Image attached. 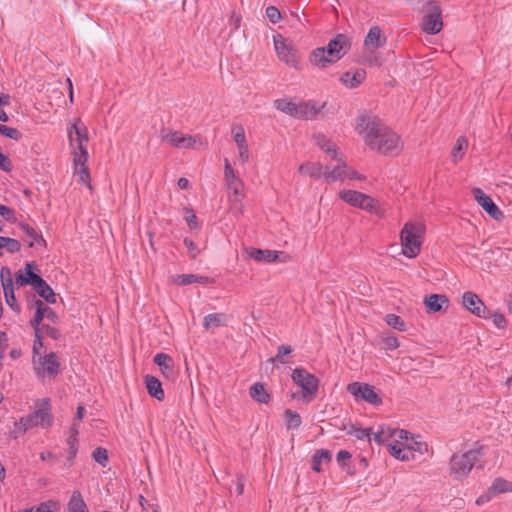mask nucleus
Wrapping results in <instances>:
<instances>
[{
    "label": "nucleus",
    "mask_w": 512,
    "mask_h": 512,
    "mask_svg": "<svg viewBox=\"0 0 512 512\" xmlns=\"http://www.w3.org/2000/svg\"><path fill=\"white\" fill-rule=\"evenodd\" d=\"M347 391L355 398L356 401H365L374 406L382 404V398L375 391L374 387L367 383H350L347 385Z\"/></svg>",
    "instance_id": "obj_8"
},
{
    "label": "nucleus",
    "mask_w": 512,
    "mask_h": 512,
    "mask_svg": "<svg viewBox=\"0 0 512 512\" xmlns=\"http://www.w3.org/2000/svg\"><path fill=\"white\" fill-rule=\"evenodd\" d=\"M296 103L290 101V100H287V99H277L274 101V107L287 114V115H290L292 117L295 116L296 114Z\"/></svg>",
    "instance_id": "obj_40"
},
{
    "label": "nucleus",
    "mask_w": 512,
    "mask_h": 512,
    "mask_svg": "<svg viewBox=\"0 0 512 512\" xmlns=\"http://www.w3.org/2000/svg\"><path fill=\"white\" fill-rule=\"evenodd\" d=\"M425 226L421 222H407L400 232L402 254L415 258L421 251Z\"/></svg>",
    "instance_id": "obj_3"
},
{
    "label": "nucleus",
    "mask_w": 512,
    "mask_h": 512,
    "mask_svg": "<svg viewBox=\"0 0 512 512\" xmlns=\"http://www.w3.org/2000/svg\"><path fill=\"white\" fill-rule=\"evenodd\" d=\"M472 192L478 204L487 212L490 217L495 220H501L503 218L502 211L480 188H474Z\"/></svg>",
    "instance_id": "obj_13"
},
{
    "label": "nucleus",
    "mask_w": 512,
    "mask_h": 512,
    "mask_svg": "<svg viewBox=\"0 0 512 512\" xmlns=\"http://www.w3.org/2000/svg\"><path fill=\"white\" fill-rule=\"evenodd\" d=\"M347 164L339 159V163L333 168L325 167L324 178L327 182L344 181Z\"/></svg>",
    "instance_id": "obj_21"
},
{
    "label": "nucleus",
    "mask_w": 512,
    "mask_h": 512,
    "mask_svg": "<svg viewBox=\"0 0 512 512\" xmlns=\"http://www.w3.org/2000/svg\"><path fill=\"white\" fill-rule=\"evenodd\" d=\"M351 41L345 34H337L330 40L327 47L314 49L309 56V61L318 68H326L330 64L341 59L350 49Z\"/></svg>",
    "instance_id": "obj_2"
},
{
    "label": "nucleus",
    "mask_w": 512,
    "mask_h": 512,
    "mask_svg": "<svg viewBox=\"0 0 512 512\" xmlns=\"http://www.w3.org/2000/svg\"><path fill=\"white\" fill-rule=\"evenodd\" d=\"M0 134H2L5 137H8L10 139H13L15 141H19L22 138V133L18 129L12 128V127H9L6 125L2 126V130H1Z\"/></svg>",
    "instance_id": "obj_50"
},
{
    "label": "nucleus",
    "mask_w": 512,
    "mask_h": 512,
    "mask_svg": "<svg viewBox=\"0 0 512 512\" xmlns=\"http://www.w3.org/2000/svg\"><path fill=\"white\" fill-rule=\"evenodd\" d=\"M464 307L474 315L481 318H488L487 308L477 294L467 291L462 296Z\"/></svg>",
    "instance_id": "obj_14"
},
{
    "label": "nucleus",
    "mask_w": 512,
    "mask_h": 512,
    "mask_svg": "<svg viewBox=\"0 0 512 512\" xmlns=\"http://www.w3.org/2000/svg\"><path fill=\"white\" fill-rule=\"evenodd\" d=\"M44 318L49 320L51 323L58 321V315L47 305L44 304Z\"/></svg>",
    "instance_id": "obj_62"
},
{
    "label": "nucleus",
    "mask_w": 512,
    "mask_h": 512,
    "mask_svg": "<svg viewBox=\"0 0 512 512\" xmlns=\"http://www.w3.org/2000/svg\"><path fill=\"white\" fill-rule=\"evenodd\" d=\"M58 508H59L58 502L53 501V500H49V501L41 503L36 508L26 509L25 511H31V512H54Z\"/></svg>",
    "instance_id": "obj_44"
},
{
    "label": "nucleus",
    "mask_w": 512,
    "mask_h": 512,
    "mask_svg": "<svg viewBox=\"0 0 512 512\" xmlns=\"http://www.w3.org/2000/svg\"><path fill=\"white\" fill-rule=\"evenodd\" d=\"M40 329V335L44 334L48 337H51L54 340H58L60 338V332L54 327H51L47 324H42Z\"/></svg>",
    "instance_id": "obj_52"
},
{
    "label": "nucleus",
    "mask_w": 512,
    "mask_h": 512,
    "mask_svg": "<svg viewBox=\"0 0 512 512\" xmlns=\"http://www.w3.org/2000/svg\"><path fill=\"white\" fill-rule=\"evenodd\" d=\"M0 215L8 222H15L14 210L8 206L0 204Z\"/></svg>",
    "instance_id": "obj_59"
},
{
    "label": "nucleus",
    "mask_w": 512,
    "mask_h": 512,
    "mask_svg": "<svg viewBox=\"0 0 512 512\" xmlns=\"http://www.w3.org/2000/svg\"><path fill=\"white\" fill-rule=\"evenodd\" d=\"M384 445H386L388 451L390 452V454L395 457L396 459H398L399 457V453H400V450L402 448V445H398V444H394V443H383Z\"/></svg>",
    "instance_id": "obj_64"
},
{
    "label": "nucleus",
    "mask_w": 512,
    "mask_h": 512,
    "mask_svg": "<svg viewBox=\"0 0 512 512\" xmlns=\"http://www.w3.org/2000/svg\"><path fill=\"white\" fill-rule=\"evenodd\" d=\"M232 132H233V138L237 144V147L247 143L246 137H245V132H244V129L242 126H238L237 128L233 129Z\"/></svg>",
    "instance_id": "obj_54"
},
{
    "label": "nucleus",
    "mask_w": 512,
    "mask_h": 512,
    "mask_svg": "<svg viewBox=\"0 0 512 512\" xmlns=\"http://www.w3.org/2000/svg\"><path fill=\"white\" fill-rule=\"evenodd\" d=\"M77 434H78V429H77L76 425L73 424L71 427V435L67 439V443L69 445V454H70L71 458H73L77 452V447H76V442H77L76 435Z\"/></svg>",
    "instance_id": "obj_47"
},
{
    "label": "nucleus",
    "mask_w": 512,
    "mask_h": 512,
    "mask_svg": "<svg viewBox=\"0 0 512 512\" xmlns=\"http://www.w3.org/2000/svg\"><path fill=\"white\" fill-rule=\"evenodd\" d=\"M324 106L325 103L318 106L317 103L312 101L300 102L296 105V114L294 117L303 120L315 119Z\"/></svg>",
    "instance_id": "obj_15"
},
{
    "label": "nucleus",
    "mask_w": 512,
    "mask_h": 512,
    "mask_svg": "<svg viewBox=\"0 0 512 512\" xmlns=\"http://www.w3.org/2000/svg\"><path fill=\"white\" fill-rule=\"evenodd\" d=\"M313 139L321 150L330 155L332 159H337L338 153L336 147L330 139L321 133L314 134Z\"/></svg>",
    "instance_id": "obj_24"
},
{
    "label": "nucleus",
    "mask_w": 512,
    "mask_h": 512,
    "mask_svg": "<svg viewBox=\"0 0 512 512\" xmlns=\"http://www.w3.org/2000/svg\"><path fill=\"white\" fill-rule=\"evenodd\" d=\"M161 140L176 148H194L201 143L199 137L186 136L179 131H162Z\"/></svg>",
    "instance_id": "obj_11"
},
{
    "label": "nucleus",
    "mask_w": 512,
    "mask_h": 512,
    "mask_svg": "<svg viewBox=\"0 0 512 512\" xmlns=\"http://www.w3.org/2000/svg\"><path fill=\"white\" fill-rule=\"evenodd\" d=\"M247 253L250 258L258 261V262H275L280 254L283 252L271 251V250H263L257 248H250L247 250Z\"/></svg>",
    "instance_id": "obj_20"
},
{
    "label": "nucleus",
    "mask_w": 512,
    "mask_h": 512,
    "mask_svg": "<svg viewBox=\"0 0 512 512\" xmlns=\"http://www.w3.org/2000/svg\"><path fill=\"white\" fill-rule=\"evenodd\" d=\"M37 270V265L33 262L26 263L25 271L19 270L15 274V283L18 287L31 285L33 289L37 288L44 281L39 275L33 272Z\"/></svg>",
    "instance_id": "obj_12"
},
{
    "label": "nucleus",
    "mask_w": 512,
    "mask_h": 512,
    "mask_svg": "<svg viewBox=\"0 0 512 512\" xmlns=\"http://www.w3.org/2000/svg\"><path fill=\"white\" fill-rule=\"evenodd\" d=\"M365 194L356 190H342L339 192V198L353 207L360 208Z\"/></svg>",
    "instance_id": "obj_29"
},
{
    "label": "nucleus",
    "mask_w": 512,
    "mask_h": 512,
    "mask_svg": "<svg viewBox=\"0 0 512 512\" xmlns=\"http://www.w3.org/2000/svg\"><path fill=\"white\" fill-rule=\"evenodd\" d=\"M249 395L253 400L259 403H267L270 399V395L266 392L264 385L259 382L250 387Z\"/></svg>",
    "instance_id": "obj_34"
},
{
    "label": "nucleus",
    "mask_w": 512,
    "mask_h": 512,
    "mask_svg": "<svg viewBox=\"0 0 512 512\" xmlns=\"http://www.w3.org/2000/svg\"><path fill=\"white\" fill-rule=\"evenodd\" d=\"M36 293L42 297L47 303H56V294L53 289L44 280L41 285L34 289Z\"/></svg>",
    "instance_id": "obj_37"
},
{
    "label": "nucleus",
    "mask_w": 512,
    "mask_h": 512,
    "mask_svg": "<svg viewBox=\"0 0 512 512\" xmlns=\"http://www.w3.org/2000/svg\"><path fill=\"white\" fill-rule=\"evenodd\" d=\"M468 147V140L465 136L457 138L456 143L451 151V158L453 163H458L463 159L465 151Z\"/></svg>",
    "instance_id": "obj_31"
},
{
    "label": "nucleus",
    "mask_w": 512,
    "mask_h": 512,
    "mask_svg": "<svg viewBox=\"0 0 512 512\" xmlns=\"http://www.w3.org/2000/svg\"><path fill=\"white\" fill-rule=\"evenodd\" d=\"M40 363L43 367V373L47 374L50 378H55L58 375L60 363L56 353L51 352L40 358Z\"/></svg>",
    "instance_id": "obj_19"
},
{
    "label": "nucleus",
    "mask_w": 512,
    "mask_h": 512,
    "mask_svg": "<svg viewBox=\"0 0 512 512\" xmlns=\"http://www.w3.org/2000/svg\"><path fill=\"white\" fill-rule=\"evenodd\" d=\"M420 442H411L405 445H402V448L399 453L398 460L401 461H411L414 459V451L422 452Z\"/></svg>",
    "instance_id": "obj_33"
},
{
    "label": "nucleus",
    "mask_w": 512,
    "mask_h": 512,
    "mask_svg": "<svg viewBox=\"0 0 512 512\" xmlns=\"http://www.w3.org/2000/svg\"><path fill=\"white\" fill-rule=\"evenodd\" d=\"M4 297H5V300H6V303L16 312H19L20 311V307L19 305L17 304L16 302V298H15V294H14V289L13 287L11 288H6L4 289Z\"/></svg>",
    "instance_id": "obj_48"
},
{
    "label": "nucleus",
    "mask_w": 512,
    "mask_h": 512,
    "mask_svg": "<svg viewBox=\"0 0 512 512\" xmlns=\"http://www.w3.org/2000/svg\"><path fill=\"white\" fill-rule=\"evenodd\" d=\"M1 284L4 289L13 287L12 273L8 266H2L0 270Z\"/></svg>",
    "instance_id": "obj_45"
},
{
    "label": "nucleus",
    "mask_w": 512,
    "mask_h": 512,
    "mask_svg": "<svg viewBox=\"0 0 512 512\" xmlns=\"http://www.w3.org/2000/svg\"><path fill=\"white\" fill-rule=\"evenodd\" d=\"M0 168L6 172H10L12 169L10 159L2 152H0Z\"/></svg>",
    "instance_id": "obj_63"
},
{
    "label": "nucleus",
    "mask_w": 512,
    "mask_h": 512,
    "mask_svg": "<svg viewBox=\"0 0 512 512\" xmlns=\"http://www.w3.org/2000/svg\"><path fill=\"white\" fill-rule=\"evenodd\" d=\"M229 190H231L233 192V201L234 202H237V203H240V206L237 208L236 212L238 214H242L243 213V206L241 205V201L244 197V193H243V182L241 180L239 181H236L235 183L233 184H230L229 186H227Z\"/></svg>",
    "instance_id": "obj_38"
},
{
    "label": "nucleus",
    "mask_w": 512,
    "mask_h": 512,
    "mask_svg": "<svg viewBox=\"0 0 512 512\" xmlns=\"http://www.w3.org/2000/svg\"><path fill=\"white\" fill-rule=\"evenodd\" d=\"M488 490L494 497L501 493L512 492V482H508L502 478H497Z\"/></svg>",
    "instance_id": "obj_36"
},
{
    "label": "nucleus",
    "mask_w": 512,
    "mask_h": 512,
    "mask_svg": "<svg viewBox=\"0 0 512 512\" xmlns=\"http://www.w3.org/2000/svg\"><path fill=\"white\" fill-rule=\"evenodd\" d=\"M153 361L160 367L161 373L165 378H174V361L170 355L165 353H158L154 356Z\"/></svg>",
    "instance_id": "obj_16"
},
{
    "label": "nucleus",
    "mask_w": 512,
    "mask_h": 512,
    "mask_svg": "<svg viewBox=\"0 0 512 512\" xmlns=\"http://www.w3.org/2000/svg\"><path fill=\"white\" fill-rule=\"evenodd\" d=\"M359 209L374 213L379 217H384L385 215V209L379 203V201L367 194H365Z\"/></svg>",
    "instance_id": "obj_25"
},
{
    "label": "nucleus",
    "mask_w": 512,
    "mask_h": 512,
    "mask_svg": "<svg viewBox=\"0 0 512 512\" xmlns=\"http://www.w3.org/2000/svg\"><path fill=\"white\" fill-rule=\"evenodd\" d=\"M343 430L346 431V434L354 435L358 439H363L365 437H369L370 429H359L354 427L353 425H349L348 427L346 425H343Z\"/></svg>",
    "instance_id": "obj_46"
},
{
    "label": "nucleus",
    "mask_w": 512,
    "mask_h": 512,
    "mask_svg": "<svg viewBox=\"0 0 512 512\" xmlns=\"http://www.w3.org/2000/svg\"><path fill=\"white\" fill-rule=\"evenodd\" d=\"M383 343L386 349L394 350L399 347L398 339L393 335H387L383 337Z\"/></svg>",
    "instance_id": "obj_58"
},
{
    "label": "nucleus",
    "mask_w": 512,
    "mask_h": 512,
    "mask_svg": "<svg viewBox=\"0 0 512 512\" xmlns=\"http://www.w3.org/2000/svg\"><path fill=\"white\" fill-rule=\"evenodd\" d=\"M449 300L443 294H431L424 299V305L428 313H436L448 307Z\"/></svg>",
    "instance_id": "obj_18"
},
{
    "label": "nucleus",
    "mask_w": 512,
    "mask_h": 512,
    "mask_svg": "<svg viewBox=\"0 0 512 512\" xmlns=\"http://www.w3.org/2000/svg\"><path fill=\"white\" fill-rule=\"evenodd\" d=\"M366 77V72L365 70L363 69H358L356 70L355 72L351 73V72H345L340 80L341 82L349 87V88H355L357 87L359 84H361L363 82V80L365 79Z\"/></svg>",
    "instance_id": "obj_22"
},
{
    "label": "nucleus",
    "mask_w": 512,
    "mask_h": 512,
    "mask_svg": "<svg viewBox=\"0 0 512 512\" xmlns=\"http://www.w3.org/2000/svg\"><path fill=\"white\" fill-rule=\"evenodd\" d=\"M291 351H292V349L290 346L281 345L278 347L277 355L274 358H270L269 361L273 363L274 361L279 360L280 362L284 363V360H282V357L284 355L290 354Z\"/></svg>",
    "instance_id": "obj_57"
},
{
    "label": "nucleus",
    "mask_w": 512,
    "mask_h": 512,
    "mask_svg": "<svg viewBox=\"0 0 512 512\" xmlns=\"http://www.w3.org/2000/svg\"><path fill=\"white\" fill-rule=\"evenodd\" d=\"M75 167V174L78 175L80 182L87 185L91 190L92 185L90 183V173L87 166V162H83V164H79L78 162H73Z\"/></svg>",
    "instance_id": "obj_39"
},
{
    "label": "nucleus",
    "mask_w": 512,
    "mask_h": 512,
    "mask_svg": "<svg viewBox=\"0 0 512 512\" xmlns=\"http://www.w3.org/2000/svg\"><path fill=\"white\" fill-rule=\"evenodd\" d=\"M50 414V400L44 398L38 404L37 409L34 411L32 416H49Z\"/></svg>",
    "instance_id": "obj_49"
},
{
    "label": "nucleus",
    "mask_w": 512,
    "mask_h": 512,
    "mask_svg": "<svg viewBox=\"0 0 512 512\" xmlns=\"http://www.w3.org/2000/svg\"><path fill=\"white\" fill-rule=\"evenodd\" d=\"M227 324V316L224 313L208 314L204 317L203 327L205 329L217 328Z\"/></svg>",
    "instance_id": "obj_30"
},
{
    "label": "nucleus",
    "mask_w": 512,
    "mask_h": 512,
    "mask_svg": "<svg viewBox=\"0 0 512 512\" xmlns=\"http://www.w3.org/2000/svg\"><path fill=\"white\" fill-rule=\"evenodd\" d=\"M34 305L36 306V312L33 319L30 321V324L34 329L35 337H38V333L41 332V322L44 319V303L41 300L36 299Z\"/></svg>",
    "instance_id": "obj_32"
},
{
    "label": "nucleus",
    "mask_w": 512,
    "mask_h": 512,
    "mask_svg": "<svg viewBox=\"0 0 512 512\" xmlns=\"http://www.w3.org/2000/svg\"><path fill=\"white\" fill-rule=\"evenodd\" d=\"M92 456L97 463H99L102 466H106V463L108 461V454L106 449L98 447L94 450Z\"/></svg>",
    "instance_id": "obj_51"
},
{
    "label": "nucleus",
    "mask_w": 512,
    "mask_h": 512,
    "mask_svg": "<svg viewBox=\"0 0 512 512\" xmlns=\"http://www.w3.org/2000/svg\"><path fill=\"white\" fill-rule=\"evenodd\" d=\"M69 144L72 149L73 162L83 164L88 161L86 145L88 143L87 127L77 119L68 129Z\"/></svg>",
    "instance_id": "obj_4"
},
{
    "label": "nucleus",
    "mask_w": 512,
    "mask_h": 512,
    "mask_svg": "<svg viewBox=\"0 0 512 512\" xmlns=\"http://www.w3.org/2000/svg\"><path fill=\"white\" fill-rule=\"evenodd\" d=\"M357 130L366 145L384 156H398L403 144L400 137L376 116L358 118Z\"/></svg>",
    "instance_id": "obj_1"
},
{
    "label": "nucleus",
    "mask_w": 512,
    "mask_h": 512,
    "mask_svg": "<svg viewBox=\"0 0 512 512\" xmlns=\"http://www.w3.org/2000/svg\"><path fill=\"white\" fill-rule=\"evenodd\" d=\"M184 245L187 248L189 256L192 259H195L197 257V255L200 253V249L191 239L185 238Z\"/></svg>",
    "instance_id": "obj_55"
},
{
    "label": "nucleus",
    "mask_w": 512,
    "mask_h": 512,
    "mask_svg": "<svg viewBox=\"0 0 512 512\" xmlns=\"http://www.w3.org/2000/svg\"><path fill=\"white\" fill-rule=\"evenodd\" d=\"M487 315H488V317L492 318L493 323L496 327L502 329L506 326V319L503 314H501L499 312L491 313L490 311L487 310Z\"/></svg>",
    "instance_id": "obj_53"
},
{
    "label": "nucleus",
    "mask_w": 512,
    "mask_h": 512,
    "mask_svg": "<svg viewBox=\"0 0 512 512\" xmlns=\"http://www.w3.org/2000/svg\"><path fill=\"white\" fill-rule=\"evenodd\" d=\"M385 42L386 38L383 36L381 28L373 26L365 37L364 46L366 49L374 50L382 47Z\"/></svg>",
    "instance_id": "obj_17"
},
{
    "label": "nucleus",
    "mask_w": 512,
    "mask_h": 512,
    "mask_svg": "<svg viewBox=\"0 0 512 512\" xmlns=\"http://www.w3.org/2000/svg\"><path fill=\"white\" fill-rule=\"evenodd\" d=\"M292 380L301 388L303 398H313L318 392V379L303 368H296L292 372Z\"/></svg>",
    "instance_id": "obj_6"
},
{
    "label": "nucleus",
    "mask_w": 512,
    "mask_h": 512,
    "mask_svg": "<svg viewBox=\"0 0 512 512\" xmlns=\"http://www.w3.org/2000/svg\"><path fill=\"white\" fill-rule=\"evenodd\" d=\"M0 247H5V249L13 254L21 249V243L14 238L0 236ZM3 255L2 251H0V257Z\"/></svg>",
    "instance_id": "obj_42"
},
{
    "label": "nucleus",
    "mask_w": 512,
    "mask_h": 512,
    "mask_svg": "<svg viewBox=\"0 0 512 512\" xmlns=\"http://www.w3.org/2000/svg\"><path fill=\"white\" fill-rule=\"evenodd\" d=\"M298 172L311 178H320L324 176L323 166L319 162H306L299 166Z\"/></svg>",
    "instance_id": "obj_23"
},
{
    "label": "nucleus",
    "mask_w": 512,
    "mask_h": 512,
    "mask_svg": "<svg viewBox=\"0 0 512 512\" xmlns=\"http://www.w3.org/2000/svg\"><path fill=\"white\" fill-rule=\"evenodd\" d=\"M34 423V418H20L19 421L14 423V429L11 431V434L14 438H17L19 435L23 434L28 428L36 425Z\"/></svg>",
    "instance_id": "obj_41"
},
{
    "label": "nucleus",
    "mask_w": 512,
    "mask_h": 512,
    "mask_svg": "<svg viewBox=\"0 0 512 512\" xmlns=\"http://www.w3.org/2000/svg\"><path fill=\"white\" fill-rule=\"evenodd\" d=\"M145 384L148 393L156 398L157 400H162L164 398V391L162 389L161 382L154 376L147 375L145 377Z\"/></svg>",
    "instance_id": "obj_28"
},
{
    "label": "nucleus",
    "mask_w": 512,
    "mask_h": 512,
    "mask_svg": "<svg viewBox=\"0 0 512 512\" xmlns=\"http://www.w3.org/2000/svg\"><path fill=\"white\" fill-rule=\"evenodd\" d=\"M274 46L278 58L286 65L299 69V61L296 50L280 34L274 36Z\"/></svg>",
    "instance_id": "obj_9"
},
{
    "label": "nucleus",
    "mask_w": 512,
    "mask_h": 512,
    "mask_svg": "<svg viewBox=\"0 0 512 512\" xmlns=\"http://www.w3.org/2000/svg\"><path fill=\"white\" fill-rule=\"evenodd\" d=\"M174 281L180 285H190L192 283L212 284L215 282L213 278L206 276H197L194 274L177 275Z\"/></svg>",
    "instance_id": "obj_27"
},
{
    "label": "nucleus",
    "mask_w": 512,
    "mask_h": 512,
    "mask_svg": "<svg viewBox=\"0 0 512 512\" xmlns=\"http://www.w3.org/2000/svg\"><path fill=\"white\" fill-rule=\"evenodd\" d=\"M266 16L272 23H277L281 19V13L275 6L266 8Z\"/></svg>",
    "instance_id": "obj_56"
},
{
    "label": "nucleus",
    "mask_w": 512,
    "mask_h": 512,
    "mask_svg": "<svg viewBox=\"0 0 512 512\" xmlns=\"http://www.w3.org/2000/svg\"><path fill=\"white\" fill-rule=\"evenodd\" d=\"M313 458L322 464L331 460V453L328 450L321 449L316 452Z\"/></svg>",
    "instance_id": "obj_60"
},
{
    "label": "nucleus",
    "mask_w": 512,
    "mask_h": 512,
    "mask_svg": "<svg viewBox=\"0 0 512 512\" xmlns=\"http://www.w3.org/2000/svg\"><path fill=\"white\" fill-rule=\"evenodd\" d=\"M443 27L442 10L440 5L430 0L427 2V12L423 17L422 29L429 34H437Z\"/></svg>",
    "instance_id": "obj_7"
},
{
    "label": "nucleus",
    "mask_w": 512,
    "mask_h": 512,
    "mask_svg": "<svg viewBox=\"0 0 512 512\" xmlns=\"http://www.w3.org/2000/svg\"><path fill=\"white\" fill-rule=\"evenodd\" d=\"M20 228L30 239L29 241L27 240L29 247H33L34 242L42 244L43 246H46V241L44 240L42 235L37 233V231L33 227H31L30 225H28L26 223H21Z\"/></svg>",
    "instance_id": "obj_35"
},
{
    "label": "nucleus",
    "mask_w": 512,
    "mask_h": 512,
    "mask_svg": "<svg viewBox=\"0 0 512 512\" xmlns=\"http://www.w3.org/2000/svg\"><path fill=\"white\" fill-rule=\"evenodd\" d=\"M385 321H386L387 325H389L392 328L397 329L399 331H406V329H407L405 322L398 315L388 314L385 317Z\"/></svg>",
    "instance_id": "obj_43"
},
{
    "label": "nucleus",
    "mask_w": 512,
    "mask_h": 512,
    "mask_svg": "<svg viewBox=\"0 0 512 512\" xmlns=\"http://www.w3.org/2000/svg\"><path fill=\"white\" fill-rule=\"evenodd\" d=\"M66 512H89L79 491H74L67 503Z\"/></svg>",
    "instance_id": "obj_26"
},
{
    "label": "nucleus",
    "mask_w": 512,
    "mask_h": 512,
    "mask_svg": "<svg viewBox=\"0 0 512 512\" xmlns=\"http://www.w3.org/2000/svg\"><path fill=\"white\" fill-rule=\"evenodd\" d=\"M478 454L479 452L477 450L455 453L450 461L451 475L456 479L466 477L478 460Z\"/></svg>",
    "instance_id": "obj_5"
},
{
    "label": "nucleus",
    "mask_w": 512,
    "mask_h": 512,
    "mask_svg": "<svg viewBox=\"0 0 512 512\" xmlns=\"http://www.w3.org/2000/svg\"><path fill=\"white\" fill-rule=\"evenodd\" d=\"M374 440L377 443L390 442L398 445L415 442L412 437H409V433L407 431L390 427L382 428L378 432L374 433Z\"/></svg>",
    "instance_id": "obj_10"
},
{
    "label": "nucleus",
    "mask_w": 512,
    "mask_h": 512,
    "mask_svg": "<svg viewBox=\"0 0 512 512\" xmlns=\"http://www.w3.org/2000/svg\"><path fill=\"white\" fill-rule=\"evenodd\" d=\"M238 150H239V158L240 160L243 162V163H246L249 161V148H248V145L247 143L243 144V145H240L238 147Z\"/></svg>",
    "instance_id": "obj_61"
}]
</instances>
